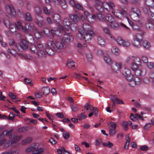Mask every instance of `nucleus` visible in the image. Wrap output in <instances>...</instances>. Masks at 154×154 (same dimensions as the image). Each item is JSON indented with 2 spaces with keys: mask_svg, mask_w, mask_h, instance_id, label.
<instances>
[{
  "mask_svg": "<svg viewBox=\"0 0 154 154\" xmlns=\"http://www.w3.org/2000/svg\"><path fill=\"white\" fill-rule=\"evenodd\" d=\"M66 47V44L63 39L57 40L55 43L54 46H53L52 41H50L45 45V50L48 54L52 55L54 54V50L60 52L62 49L65 48Z\"/></svg>",
  "mask_w": 154,
  "mask_h": 154,
  "instance_id": "f257e3e1",
  "label": "nucleus"
},
{
  "mask_svg": "<svg viewBox=\"0 0 154 154\" xmlns=\"http://www.w3.org/2000/svg\"><path fill=\"white\" fill-rule=\"evenodd\" d=\"M3 2L6 5H5V8L6 13V15L8 18L11 17V15L14 16L16 15V11L14 8L11 4H9L10 2V1L9 2L6 3L5 1Z\"/></svg>",
  "mask_w": 154,
  "mask_h": 154,
  "instance_id": "f03ea898",
  "label": "nucleus"
},
{
  "mask_svg": "<svg viewBox=\"0 0 154 154\" xmlns=\"http://www.w3.org/2000/svg\"><path fill=\"white\" fill-rule=\"evenodd\" d=\"M22 137V136L21 135L18 136L16 133L12 134L10 136L9 138L12 139V140L8 141L6 144H5L4 146V147L6 148L13 143L18 142L19 140L21 139Z\"/></svg>",
  "mask_w": 154,
  "mask_h": 154,
  "instance_id": "7ed1b4c3",
  "label": "nucleus"
},
{
  "mask_svg": "<svg viewBox=\"0 0 154 154\" xmlns=\"http://www.w3.org/2000/svg\"><path fill=\"white\" fill-rule=\"evenodd\" d=\"M131 11L133 12L131 15V18L134 21H138L141 15V12L139 9L136 7H132L131 8Z\"/></svg>",
  "mask_w": 154,
  "mask_h": 154,
  "instance_id": "20e7f679",
  "label": "nucleus"
},
{
  "mask_svg": "<svg viewBox=\"0 0 154 154\" xmlns=\"http://www.w3.org/2000/svg\"><path fill=\"white\" fill-rule=\"evenodd\" d=\"M29 42L24 39H22L20 44H16V47L19 51H22L27 49L29 45Z\"/></svg>",
  "mask_w": 154,
  "mask_h": 154,
  "instance_id": "39448f33",
  "label": "nucleus"
},
{
  "mask_svg": "<svg viewBox=\"0 0 154 154\" xmlns=\"http://www.w3.org/2000/svg\"><path fill=\"white\" fill-rule=\"evenodd\" d=\"M78 31L79 33L89 32L90 34L93 33V32L91 26L87 23H84L82 27L79 28Z\"/></svg>",
  "mask_w": 154,
  "mask_h": 154,
  "instance_id": "423d86ee",
  "label": "nucleus"
},
{
  "mask_svg": "<svg viewBox=\"0 0 154 154\" xmlns=\"http://www.w3.org/2000/svg\"><path fill=\"white\" fill-rule=\"evenodd\" d=\"M143 13L147 15L150 18L154 14V7H151L148 6H144L143 8Z\"/></svg>",
  "mask_w": 154,
  "mask_h": 154,
  "instance_id": "0eeeda50",
  "label": "nucleus"
},
{
  "mask_svg": "<svg viewBox=\"0 0 154 154\" xmlns=\"http://www.w3.org/2000/svg\"><path fill=\"white\" fill-rule=\"evenodd\" d=\"M111 100L112 102V108H114L115 107L116 103L118 104L124 103V102L122 100L117 98L116 96L111 95Z\"/></svg>",
  "mask_w": 154,
  "mask_h": 154,
  "instance_id": "6e6552de",
  "label": "nucleus"
},
{
  "mask_svg": "<svg viewBox=\"0 0 154 154\" xmlns=\"http://www.w3.org/2000/svg\"><path fill=\"white\" fill-rule=\"evenodd\" d=\"M110 126L109 127V135L111 136H113L116 133V124L113 122L110 123Z\"/></svg>",
  "mask_w": 154,
  "mask_h": 154,
  "instance_id": "1a4fd4ad",
  "label": "nucleus"
},
{
  "mask_svg": "<svg viewBox=\"0 0 154 154\" xmlns=\"http://www.w3.org/2000/svg\"><path fill=\"white\" fill-rule=\"evenodd\" d=\"M90 32H85L83 33H80L81 36L83 37L84 39L86 42L91 40V37L94 35V32H93V33L90 34Z\"/></svg>",
  "mask_w": 154,
  "mask_h": 154,
  "instance_id": "9d476101",
  "label": "nucleus"
},
{
  "mask_svg": "<svg viewBox=\"0 0 154 154\" xmlns=\"http://www.w3.org/2000/svg\"><path fill=\"white\" fill-rule=\"evenodd\" d=\"M122 67V64L121 62H116L112 66V70L115 72L119 71Z\"/></svg>",
  "mask_w": 154,
  "mask_h": 154,
  "instance_id": "9b49d317",
  "label": "nucleus"
},
{
  "mask_svg": "<svg viewBox=\"0 0 154 154\" xmlns=\"http://www.w3.org/2000/svg\"><path fill=\"white\" fill-rule=\"evenodd\" d=\"M94 6L96 9L100 12L103 11V3L98 0L95 1Z\"/></svg>",
  "mask_w": 154,
  "mask_h": 154,
  "instance_id": "f8f14e48",
  "label": "nucleus"
},
{
  "mask_svg": "<svg viewBox=\"0 0 154 154\" xmlns=\"http://www.w3.org/2000/svg\"><path fill=\"white\" fill-rule=\"evenodd\" d=\"M135 74L138 76L144 75L146 73L145 69L142 68L141 69H137L134 71Z\"/></svg>",
  "mask_w": 154,
  "mask_h": 154,
  "instance_id": "ddd939ff",
  "label": "nucleus"
},
{
  "mask_svg": "<svg viewBox=\"0 0 154 154\" xmlns=\"http://www.w3.org/2000/svg\"><path fill=\"white\" fill-rule=\"evenodd\" d=\"M43 18L42 16H35V23L39 26L44 24Z\"/></svg>",
  "mask_w": 154,
  "mask_h": 154,
  "instance_id": "4468645a",
  "label": "nucleus"
},
{
  "mask_svg": "<svg viewBox=\"0 0 154 154\" xmlns=\"http://www.w3.org/2000/svg\"><path fill=\"white\" fill-rule=\"evenodd\" d=\"M69 17L72 21L75 23H77L80 20L79 17L76 14H70L69 15Z\"/></svg>",
  "mask_w": 154,
  "mask_h": 154,
  "instance_id": "2eb2a0df",
  "label": "nucleus"
},
{
  "mask_svg": "<svg viewBox=\"0 0 154 154\" xmlns=\"http://www.w3.org/2000/svg\"><path fill=\"white\" fill-rule=\"evenodd\" d=\"M67 34L66 35V36L62 39L66 43H69L70 42H72L73 40V37L69 33H67Z\"/></svg>",
  "mask_w": 154,
  "mask_h": 154,
  "instance_id": "dca6fc26",
  "label": "nucleus"
},
{
  "mask_svg": "<svg viewBox=\"0 0 154 154\" xmlns=\"http://www.w3.org/2000/svg\"><path fill=\"white\" fill-rule=\"evenodd\" d=\"M34 12L35 14V17L42 16V10L40 7L39 6H36L34 7Z\"/></svg>",
  "mask_w": 154,
  "mask_h": 154,
  "instance_id": "f3484780",
  "label": "nucleus"
},
{
  "mask_svg": "<svg viewBox=\"0 0 154 154\" xmlns=\"http://www.w3.org/2000/svg\"><path fill=\"white\" fill-rule=\"evenodd\" d=\"M127 9L125 7H122L121 8V9L119 10V13L122 17L126 16L127 15Z\"/></svg>",
  "mask_w": 154,
  "mask_h": 154,
  "instance_id": "a211bd4d",
  "label": "nucleus"
},
{
  "mask_svg": "<svg viewBox=\"0 0 154 154\" xmlns=\"http://www.w3.org/2000/svg\"><path fill=\"white\" fill-rule=\"evenodd\" d=\"M53 18L54 22L57 25H59L61 21L60 16L57 14H55L54 15Z\"/></svg>",
  "mask_w": 154,
  "mask_h": 154,
  "instance_id": "6ab92c4d",
  "label": "nucleus"
},
{
  "mask_svg": "<svg viewBox=\"0 0 154 154\" xmlns=\"http://www.w3.org/2000/svg\"><path fill=\"white\" fill-rule=\"evenodd\" d=\"M60 31L57 29H54L51 30V33L53 36H60L61 35Z\"/></svg>",
  "mask_w": 154,
  "mask_h": 154,
  "instance_id": "aec40b11",
  "label": "nucleus"
},
{
  "mask_svg": "<svg viewBox=\"0 0 154 154\" xmlns=\"http://www.w3.org/2000/svg\"><path fill=\"white\" fill-rule=\"evenodd\" d=\"M146 28L147 29H151L153 28V26L151 18H148L147 21L145 24Z\"/></svg>",
  "mask_w": 154,
  "mask_h": 154,
  "instance_id": "412c9836",
  "label": "nucleus"
},
{
  "mask_svg": "<svg viewBox=\"0 0 154 154\" xmlns=\"http://www.w3.org/2000/svg\"><path fill=\"white\" fill-rule=\"evenodd\" d=\"M141 41H138V40L134 38L132 41V44L133 45L136 47H140L141 46Z\"/></svg>",
  "mask_w": 154,
  "mask_h": 154,
  "instance_id": "4be33fe9",
  "label": "nucleus"
},
{
  "mask_svg": "<svg viewBox=\"0 0 154 154\" xmlns=\"http://www.w3.org/2000/svg\"><path fill=\"white\" fill-rule=\"evenodd\" d=\"M106 20L111 23L115 20L114 19L112 16L110 14H107L105 17Z\"/></svg>",
  "mask_w": 154,
  "mask_h": 154,
  "instance_id": "5701e85b",
  "label": "nucleus"
},
{
  "mask_svg": "<svg viewBox=\"0 0 154 154\" xmlns=\"http://www.w3.org/2000/svg\"><path fill=\"white\" fill-rule=\"evenodd\" d=\"M44 151V149L42 148H36L35 147V151H34L33 154H41Z\"/></svg>",
  "mask_w": 154,
  "mask_h": 154,
  "instance_id": "b1692460",
  "label": "nucleus"
},
{
  "mask_svg": "<svg viewBox=\"0 0 154 154\" xmlns=\"http://www.w3.org/2000/svg\"><path fill=\"white\" fill-rule=\"evenodd\" d=\"M112 52L116 55H119L120 53V51L119 48L116 46L112 47L111 49Z\"/></svg>",
  "mask_w": 154,
  "mask_h": 154,
  "instance_id": "393cba45",
  "label": "nucleus"
},
{
  "mask_svg": "<svg viewBox=\"0 0 154 154\" xmlns=\"http://www.w3.org/2000/svg\"><path fill=\"white\" fill-rule=\"evenodd\" d=\"M42 91H43V94L45 95H48L50 91V88L47 86L43 87L42 89Z\"/></svg>",
  "mask_w": 154,
  "mask_h": 154,
  "instance_id": "a878e982",
  "label": "nucleus"
},
{
  "mask_svg": "<svg viewBox=\"0 0 154 154\" xmlns=\"http://www.w3.org/2000/svg\"><path fill=\"white\" fill-rule=\"evenodd\" d=\"M110 23V26L113 29H117L119 28V24L115 20Z\"/></svg>",
  "mask_w": 154,
  "mask_h": 154,
  "instance_id": "bb28decb",
  "label": "nucleus"
},
{
  "mask_svg": "<svg viewBox=\"0 0 154 154\" xmlns=\"http://www.w3.org/2000/svg\"><path fill=\"white\" fill-rule=\"evenodd\" d=\"M145 3L147 6L154 7V0H146Z\"/></svg>",
  "mask_w": 154,
  "mask_h": 154,
  "instance_id": "cd10ccee",
  "label": "nucleus"
},
{
  "mask_svg": "<svg viewBox=\"0 0 154 154\" xmlns=\"http://www.w3.org/2000/svg\"><path fill=\"white\" fill-rule=\"evenodd\" d=\"M143 45L144 47L146 49H149L150 45L149 43L147 41L145 40L142 42Z\"/></svg>",
  "mask_w": 154,
  "mask_h": 154,
  "instance_id": "c85d7f7f",
  "label": "nucleus"
},
{
  "mask_svg": "<svg viewBox=\"0 0 154 154\" xmlns=\"http://www.w3.org/2000/svg\"><path fill=\"white\" fill-rule=\"evenodd\" d=\"M32 140V139L30 137H28L23 140L22 142L23 145H26L30 143Z\"/></svg>",
  "mask_w": 154,
  "mask_h": 154,
  "instance_id": "c756f323",
  "label": "nucleus"
},
{
  "mask_svg": "<svg viewBox=\"0 0 154 154\" xmlns=\"http://www.w3.org/2000/svg\"><path fill=\"white\" fill-rule=\"evenodd\" d=\"M145 33L144 32H143L142 34L139 33L137 34L135 36V39L141 42L142 41L143 35H144Z\"/></svg>",
  "mask_w": 154,
  "mask_h": 154,
  "instance_id": "7c9ffc66",
  "label": "nucleus"
},
{
  "mask_svg": "<svg viewBox=\"0 0 154 154\" xmlns=\"http://www.w3.org/2000/svg\"><path fill=\"white\" fill-rule=\"evenodd\" d=\"M63 23L65 26H68L71 24V22L68 18H65L63 20Z\"/></svg>",
  "mask_w": 154,
  "mask_h": 154,
  "instance_id": "2f4dec72",
  "label": "nucleus"
},
{
  "mask_svg": "<svg viewBox=\"0 0 154 154\" xmlns=\"http://www.w3.org/2000/svg\"><path fill=\"white\" fill-rule=\"evenodd\" d=\"M74 63L72 60H68L66 64V66L70 68L72 67H75V66L74 64Z\"/></svg>",
  "mask_w": 154,
  "mask_h": 154,
  "instance_id": "473e14b6",
  "label": "nucleus"
},
{
  "mask_svg": "<svg viewBox=\"0 0 154 154\" xmlns=\"http://www.w3.org/2000/svg\"><path fill=\"white\" fill-rule=\"evenodd\" d=\"M102 145L103 146L106 147L108 148H111L113 146V144L109 141H106L105 143H102Z\"/></svg>",
  "mask_w": 154,
  "mask_h": 154,
  "instance_id": "72a5a7b5",
  "label": "nucleus"
},
{
  "mask_svg": "<svg viewBox=\"0 0 154 154\" xmlns=\"http://www.w3.org/2000/svg\"><path fill=\"white\" fill-rule=\"evenodd\" d=\"M97 42L99 45H104L105 43L104 39L100 36L98 37Z\"/></svg>",
  "mask_w": 154,
  "mask_h": 154,
  "instance_id": "f704fd0d",
  "label": "nucleus"
},
{
  "mask_svg": "<svg viewBox=\"0 0 154 154\" xmlns=\"http://www.w3.org/2000/svg\"><path fill=\"white\" fill-rule=\"evenodd\" d=\"M8 27H9L11 31L12 32H15L16 30V24H10Z\"/></svg>",
  "mask_w": 154,
  "mask_h": 154,
  "instance_id": "c9c22d12",
  "label": "nucleus"
},
{
  "mask_svg": "<svg viewBox=\"0 0 154 154\" xmlns=\"http://www.w3.org/2000/svg\"><path fill=\"white\" fill-rule=\"evenodd\" d=\"M8 52L13 55H15L18 54L16 52V50L13 48L10 47L8 48Z\"/></svg>",
  "mask_w": 154,
  "mask_h": 154,
  "instance_id": "e433bc0d",
  "label": "nucleus"
},
{
  "mask_svg": "<svg viewBox=\"0 0 154 154\" xmlns=\"http://www.w3.org/2000/svg\"><path fill=\"white\" fill-rule=\"evenodd\" d=\"M30 49L32 52L35 53L37 52V48L36 46L34 44H31L30 47Z\"/></svg>",
  "mask_w": 154,
  "mask_h": 154,
  "instance_id": "4c0bfd02",
  "label": "nucleus"
},
{
  "mask_svg": "<svg viewBox=\"0 0 154 154\" xmlns=\"http://www.w3.org/2000/svg\"><path fill=\"white\" fill-rule=\"evenodd\" d=\"M123 74L125 76L126 75H130L131 74V70L129 69L125 68L123 71Z\"/></svg>",
  "mask_w": 154,
  "mask_h": 154,
  "instance_id": "58836bf2",
  "label": "nucleus"
},
{
  "mask_svg": "<svg viewBox=\"0 0 154 154\" xmlns=\"http://www.w3.org/2000/svg\"><path fill=\"white\" fill-rule=\"evenodd\" d=\"M25 17L28 21H30L32 20L31 14L29 13H26L25 15Z\"/></svg>",
  "mask_w": 154,
  "mask_h": 154,
  "instance_id": "ea45409f",
  "label": "nucleus"
},
{
  "mask_svg": "<svg viewBox=\"0 0 154 154\" xmlns=\"http://www.w3.org/2000/svg\"><path fill=\"white\" fill-rule=\"evenodd\" d=\"M71 107L73 111L75 112L78 110L79 107L77 105L71 104Z\"/></svg>",
  "mask_w": 154,
  "mask_h": 154,
  "instance_id": "a19ab883",
  "label": "nucleus"
},
{
  "mask_svg": "<svg viewBox=\"0 0 154 154\" xmlns=\"http://www.w3.org/2000/svg\"><path fill=\"white\" fill-rule=\"evenodd\" d=\"M117 43L120 45L122 46L123 45L124 41L121 37H118L116 40Z\"/></svg>",
  "mask_w": 154,
  "mask_h": 154,
  "instance_id": "79ce46f5",
  "label": "nucleus"
},
{
  "mask_svg": "<svg viewBox=\"0 0 154 154\" xmlns=\"http://www.w3.org/2000/svg\"><path fill=\"white\" fill-rule=\"evenodd\" d=\"M23 26L22 25L21 23L20 22H18L17 23H16V30H20L22 29Z\"/></svg>",
  "mask_w": 154,
  "mask_h": 154,
  "instance_id": "37998d69",
  "label": "nucleus"
},
{
  "mask_svg": "<svg viewBox=\"0 0 154 154\" xmlns=\"http://www.w3.org/2000/svg\"><path fill=\"white\" fill-rule=\"evenodd\" d=\"M35 147L32 146H29L26 149V152H29L31 151H32V154H33V153L34 152V151H35Z\"/></svg>",
  "mask_w": 154,
  "mask_h": 154,
  "instance_id": "c03bdc74",
  "label": "nucleus"
},
{
  "mask_svg": "<svg viewBox=\"0 0 154 154\" xmlns=\"http://www.w3.org/2000/svg\"><path fill=\"white\" fill-rule=\"evenodd\" d=\"M28 129V127H23L19 128L18 129V131L20 133H23L26 132Z\"/></svg>",
  "mask_w": 154,
  "mask_h": 154,
  "instance_id": "a18cd8bd",
  "label": "nucleus"
},
{
  "mask_svg": "<svg viewBox=\"0 0 154 154\" xmlns=\"http://www.w3.org/2000/svg\"><path fill=\"white\" fill-rule=\"evenodd\" d=\"M38 55L40 57H43L45 56V51L42 50L40 49L36 52Z\"/></svg>",
  "mask_w": 154,
  "mask_h": 154,
  "instance_id": "49530a36",
  "label": "nucleus"
},
{
  "mask_svg": "<svg viewBox=\"0 0 154 154\" xmlns=\"http://www.w3.org/2000/svg\"><path fill=\"white\" fill-rule=\"evenodd\" d=\"M15 116V114L13 113L12 112H10L9 116L8 117V119L13 121Z\"/></svg>",
  "mask_w": 154,
  "mask_h": 154,
  "instance_id": "de8ad7c7",
  "label": "nucleus"
},
{
  "mask_svg": "<svg viewBox=\"0 0 154 154\" xmlns=\"http://www.w3.org/2000/svg\"><path fill=\"white\" fill-rule=\"evenodd\" d=\"M91 106L88 103H86L84 109L86 110H89L91 111Z\"/></svg>",
  "mask_w": 154,
  "mask_h": 154,
  "instance_id": "09e8293b",
  "label": "nucleus"
},
{
  "mask_svg": "<svg viewBox=\"0 0 154 154\" xmlns=\"http://www.w3.org/2000/svg\"><path fill=\"white\" fill-rule=\"evenodd\" d=\"M133 29L135 30L140 31V29L139 26L136 24L134 23L131 26Z\"/></svg>",
  "mask_w": 154,
  "mask_h": 154,
  "instance_id": "8fccbe9b",
  "label": "nucleus"
},
{
  "mask_svg": "<svg viewBox=\"0 0 154 154\" xmlns=\"http://www.w3.org/2000/svg\"><path fill=\"white\" fill-rule=\"evenodd\" d=\"M97 16L98 18L102 21L104 20V16L100 12H98L97 14Z\"/></svg>",
  "mask_w": 154,
  "mask_h": 154,
  "instance_id": "3c124183",
  "label": "nucleus"
},
{
  "mask_svg": "<svg viewBox=\"0 0 154 154\" xmlns=\"http://www.w3.org/2000/svg\"><path fill=\"white\" fill-rule=\"evenodd\" d=\"M43 11L44 13L48 15H49L50 14V11L45 6H44L43 7Z\"/></svg>",
  "mask_w": 154,
  "mask_h": 154,
  "instance_id": "603ef678",
  "label": "nucleus"
},
{
  "mask_svg": "<svg viewBox=\"0 0 154 154\" xmlns=\"http://www.w3.org/2000/svg\"><path fill=\"white\" fill-rule=\"evenodd\" d=\"M146 65L150 69H152L154 67V64L152 62H148L146 63Z\"/></svg>",
  "mask_w": 154,
  "mask_h": 154,
  "instance_id": "864d4df0",
  "label": "nucleus"
},
{
  "mask_svg": "<svg viewBox=\"0 0 154 154\" xmlns=\"http://www.w3.org/2000/svg\"><path fill=\"white\" fill-rule=\"evenodd\" d=\"M104 59L106 62L108 64H110L111 63V60L110 58L108 56H105Z\"/></svg>",
  "mask_w": 154,
  "mask_h": 154,
  "instance_id": "5fc2aeb1",
  "label": "nucleus"
},
{
  "mask_svg": "<svg viewBox=\"0 0 154 154\" xmlns=\"http://www.w3.org/2000/svg\"><path fill=\"white\" fill-rule=\"evenodd\" d=\"M73 8H76L79 10L82 11L83 10L82 7L81 5L79 4H76Z\"/></svg>",
  "mask_w": 154,
  "mask_h": 154,
  "instance_id": "6e6d98bb",
  "label": "nucleus"
},
{
  "mask_svg": "<svg viewBox=\"0 0 154 154\" xmlns=\"http://www.w3.org/2000/svg\"><path fill=\"white\" fill-rule=\"evenodd\" d=\"M77 116L78 119L79 120H81L83 119H85L87 117L86 116L84 115L83 113H81L79 115H78Z\"/></svg>",
  "mask_w": 154,
  "mask_h": 154,
  "instance_id": "4d7b16f0",
  "label": "nucleus"
},
{
  "mask_svg": "<svg viewBox=\"0 0 154 154\" xmlns=\"http://www.w3.org/2000/svg\"><path fill=\"white\" fill-rule=\"evenodd\" d=\"M130 119L132 120L133 121H136L137 120L136 113L135 115L133 114L132 113H131Z\"/></svg>",
  "mask_w": 154,
  "mask_h": 154,
  "instance_id": "13d9d810",
  "label": "nucleus"
},
{
  "mask_svg": "<svg viewBox=\"0 0 154 154\" xmlns=\"http://www.w3.org/2000/svg\"><path fill=\"white\" fill-rule=\"evenodd\" d=\"M128 84L130 86L132 87H134L136 85L134 80L133 79L129 82Z\"/></svg>",
  "mask_w": 154,
  "mask_h": 154,
  "instance_id": "bf43d9fd",
  "label": "nucleus"
},
{
  "mask_svg": "<svg viewBox=\"0 0 154 154\" xmlns=\"http://www.w3.org/2000/svg\"><path fill=\"white\" fill-rule=\"evenodd\" d=\"M137 65V64L134 63H132L131 65V68L134 71L137 69H138V66Z\"/></svg>",
  "mask_w": 154,
  "mask_h": 154,
  "instance_id": "052dcab7",
  "label": "nucleus"
},
{
  "mask_svg": "<svg viewBox=\"0 0 154 154\" xmlns=\"http://www.w3.org/2000/svg\"><path fill=\"white\" fill-rule=\"evenodd\" d=\"M140 149L143 151H146L149 150L148 147L146 145H144L140 147Z\"/></svg>",
  "mask_w": 154,
  "mask_h": 154,
  "instance_id": "680f3d73",
  "label": "nucleus"
},
{
  "mask_svg": "<svg viewBox=\"0 0 154 154\" xmlns=\"http://www.w3.org/2000/svg\"><path fill=\"white\" fill-rule=\"evenodd\" d=\"M9 97L12 99L16 100L17 99V97L12 93H9L8 94Z\"/></svg>",
  "mask_w": 154,
  "mask_h": 154,
  "instance_id": "e2e57ef3",
  "label": "nucleus"
},
{
  "mask_svg": "<svg viewBox=\"0 0 154 154\" xmlns=\"http://www.w3.org/2000/svg\"><path fill=\"white\" fill-rule=\"evenodd\" d=\"M103 8H104L107 11H108V9L107 8L108 7H109L108 2H103Z\"/></svg>",
  "mask_w": 154,
  "mask_h": 154,
  "instance_id": "0e129e2a",
  "label": "nucleus"
},
{
  "mask_svg": "<svg viewBox=\"0 0 154 154\" xmlns=\"http://www.w3.org/2000/svg\"><path fill=\"white\" fill-rule=\"evenodd\" d=\"M103 30L104 33L106 34L109 35L110 34V31L109 29L106 28L105 27L103 29Z\"/></svg>",
  "mask_w": 154,
  "mask_h": 154,
  "instance_id": "69168bd1",
  "label": "nucleus"
},
{
  "mask_svg": "<svg viewBox=\"0 0 154 154\" xmlns=\"http://www.w3.org/2000/svg\"><path fill=\"white\" fill-rule=\"evenodd\" d=\"M134 62L135 63L140 65L141 63L139 57H136L134 59Z\"/></svg>",
  "mask_w": 154,
  "mask_h": 154,
  "instance_id": "338daca9",
  "label": "nucleus"
},
{
  "mask_svg": "<svg viewBox=\"0 0 154 154\" xmlns=\"http://www.w3.org/2000/svg\"><path fill=\"white\" fill-rule=\"evenodd\" d=\"M29 29L32 31H36L37 29V28L32 25H30L29 26Z\"/></svg>",
  "mask_w": 154,
  "mask_h": 154,
  "instance_id": "774afa93",
  "label": "nucleus"
}]
</instances>
